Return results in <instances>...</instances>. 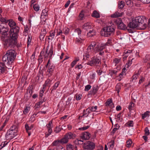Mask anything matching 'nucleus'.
Instances as JSON below:
<instances>
[{
  "label": "nucleus",
  "mask_w": 150,
  "mask_h": 150,
  "mask_svg": "<svg viewBox=\"0 0 150 150\" xmlns=\"http://www.w3.org/2000/svg\"><path fill=\"white\" fill-rule=\"evenodd\" d=\"M139 26V25L135 18L132 20L131 22L129 23L128 25V27L131 28H134Z\"/></svg>",
  "instance_id": "9b49d317"
},
{
  "label": "nucleus",
  "mask_w": 150,
  "mask_h": 150,
  "mask_svg": "<svg viewBox=\"0 0 150 150\" xmlns=\"http://www.w3.org/2000/svg\"><path fill=\"white\" fill-rule=\"evenodd\" d=\"M88 108H89V110H90L91 111L94 112L96 111L97 110V107L96 106L94 107H90Z\"/></svg>",
  "instance_id": "3c124183"
},
{
  "label": "nucleus",
  "mask_w": 150,
  "mask_h": 150,
  "mask_svg": "<svg viewBox=\"0 0 150 150\" xmlns=\"http://www.w3.org/2000/svg\"><path fill=\"white\" fill-rule=\"evenodd\" d=\"M74 32L76 33H77L79 36H80L81 35V30L79 28L76 29L74 30Z\"/></svg>",
  "instance_id": "69168bd1"
},
{
  "label": "nucleus",
  "mask_w": 150,
  "mask_h": 150,
  "mask_svg": "<svg viewBox=\"0 0 150 150\" xmlns=\"http://www.w3.org/2000/svg\"><path fill=\"white\" fill-rule=\"evenodd\" d=\"M122 22V21L120 18L117 19L115 21V23L118 25V26L119 25V24H121Z\"/></svg>",
  "instance_id": "8fccbe9b"
},
{
  "label": "nucleus",
  "mask_w": 150,
  "mask_h": 150,
  "mask_svg": "<svg viewBox=\"0 0 150 150\" xmlns=\"http://www.w3.org/2000/svg\"><path fill=\"white\" fill-rule=\"evenodd\" d=\"M79 60L78 58H76L71 63V66L72 68L73 67L75 64H76L77 62Z\"/></svg>",
  "instance_id": "de8ad7c7"
},
{
  "label": "nucleus",
  "mask_w": 150,
  "mask_h": 150,
  "mask_svg": "<svg viewBox=\"0 0 150 150\" xmlns=\"http://www.w3.org/2000/svg\"><path fill=\"white\" fill-rule=\"evenodd\" d=\"M133 59V58L131 59L130 56L129 57V59L128 61V62L126 63V64L127 65L129 66L131 65L132 64V60Z\"/></svg>",
  "instance_id": "6e6d98bb"
},
{
  "label": "nucleus",
  "mask_w": 150,
  "mask_h": 150,
  "mask_svg": "<svg viewBox=\"0 0 150 150\" xmlns=\"http://www.w3.org/2000/svg\"><path fill=\"white\" fill-rule=\"evenodd\" d=\"M48 10L47 9L45 8L42 11L41 17H45V18L46 17H47L48 16L47 14Z\"/></svg>",
  "instance_id": "bb28decb"
},
{
  "label": "nucleus",
  "mask_w": 150,
  "mask_h": 150,
  "mask_svg": "<svg viewBox=\"0 0 150 150\" xmlns=\"http://www.w3.org/2000/svg\"><path fill=\"white\" fill-rule=\"evenodd\" d=\"M61 144L60 140H55L52 143V145L53 146H55L56 147H60V146H61Z\"/></svg>",
  "instance_id": "412c9836"
},
{
  "label": "nucleus",
  "mask_w": 150,
  "mask_h": 150,
  "mask_svg": "<svg viewBox=\"0 0 150 150\" xmlns=\"http://www.w3.org/2000/svg\"><path fill=\"white\" fill-rule=\"evenodd\" d=\"M85 110H83V112H84V114L83 116H85L86 117L88 116V114H89V113L90 112L89 111V108H87L86 110L85 111Z\"/></svg>",
  "instance_id": "603ef678"
},
{
  "label": "nucleus",
  "mask_w": 150,
  "mask_h": 150,
  "mask_svg": "<svg viewBox=\"0 0 150 150\" xmlns=\"http://www.w3.org/2000/svg\"><path fill=\"white\" fill-rule=\"evenodd\" d=\"M8 30V28H5L4 26L0 25V33L2 34V35L1 36L9 37L10 35Z\"/></svg>",
  "instance_id": "9d476101"
},
{
  "label": "nucleus",
  "mask_w": 150,
  "mask_h": 150,
  "mask_svg": "<svg viewBox=\"0 0 150 150\" xmlns=\"http://www.w3.org/2000/svg\"><path fill=\"white\" fill-rule=\"evenodd\" d=\"M52 127L49 128H47V129L48 132H46L45 133V137L46 138L49 135H50L52 132Z\"/></svg>",
  "instance_id": "5701e85b"
},
{
  "label": "nucleus",
  "mask_w": 150,
  "mask_h": 150,
  "mask_svg": "<svg viewBox=\"0 0 150 150\" xmlns=\"http://www.w3.org/2000/svg\"><path fill=\"white\" fill-rule=\"evenodd\" d=\"M51 82L52 80H50L49 79H48L45 81V83L47 85L49 84L50 85L49 86L50 87L51 83Z\"/></svg>",
  "instance_id": "e2e57ef3"
},
{
  "label": "nucleus",
  "mask_w": 150,
  "mask_h": 150,
  "mask_svg": "<svg viewBox=\"0 0 150 150\" xmlns=\"http://www.w3.org/2000/svg\"><path fill=\"white\" fill-rule=\"evenodd\" d=\"M99 89V87L98 86H93L92 89L90 91L91 93L92 94H95L98 91Z\"/></svg>",
  "instance_id": "4be33fe9"
},
{
  "label": "nucleus",
  "mask_w": 150,
  "mask_h": 150,
  "mask_svg": "<svg viewBox=\"0 0 150 150\" xmlns=\"http://www.w3.org/2000/svg\"><path fill=\"white\" fill-rule=\"evenodd\" d=\"M48 47L46 48V50L45 52L42 51L40 53V56L44 57L45 59H47L48 57L50 59L53 54V48L51 47L49 51L48 50Z\"/></svg>",
  "instance_id": "423d86ee"
},
{
  "label": "nucleus",
  "mask_w": 150,
  "mask_h": 150,
  "mask_svg": "<svg viewBox=\"0 0 150 150\" xmlns=\"http://www.w3.org/2000/svg\"><path fill=\"white\" fill-rule=\"evenodd\" d=\"M105 103L106 106H109L111 108H113L114 107V104L112 103V99H108Z\"/></svg>",
  "instance_id": "aec40b11"
},
{
  "label": "nucleus",
  "mask_w": 150,
  "mask_h": 150,
  "mask_svg": "<svg viewBox=\"0 0 150 150\" xmlns=\"http://www.w3.org/2000/svg\"><path fill=\"white\" fill-rule=\"evenodd\" d=\"M8 20L6 18H4L1 17L0 18V21L2 23H7L8 22Z\"/></svg>",
  "instance_id": "c03bdc74"
},
{
  "label": "nucleus",
  "mask_w": 150,
  "mask_h": 150,
  "mask_svg": "<svg viewBox=\"0 0 150 150\" xmlns=\"http://www.w3.org/2000/svg\"><path fill=\"white\" fill-rule=\"evenodd\" d=\"M103 50L101 48L100 46H98V45L96 46L94 49V51L96 52H99V54L100 55H102L103 54L104 52L103 51Z\"/></svg>",
  "instance_id": "f3484780"
},
{
  "label": "nucleus",
  "mask_w": 150,
  "mask_h": 150,
  "mask_svg": "<svg viewBox=\"0 0 150 150\" xmlns=\"http://www.w3.org/2000/svg\"><path fill=\"white\" fill-rule=\"evenodd\" d=\"M44 90L43 89L40 90L39 93V96L40 99H42V96H43V93H44Z\"/></svg>",
  "instance_id": "338daca9"
},
{
  "label": "nucleus",
  "mask_w": 150,
  "mask_h": 150,
  "mask_svg": "<svg viewBox=\"0 0 150 150\" xmlns=\"http://www.w3.org/2000/svg\"><path fill=\"white\" fill-rule=\"evenodd\" d=\"M63 33L66 35H67L68 34L70 30L68 28H64L63 29Z\"/></svg>",
  "instance_id": "79ce46f5"
},
{
  "label": "nucleus",
  "mask_w": 150,
  "mask_h": 150,
  "mask_svg": "<svg viewBox=\"0 0 150 150\" xmlns=\"http://www.w3.org/2000/svg\"><path fill=\"white\" fill-rule=\"evenodd\" d=\"M73 146L71 144H68L66 145V150H74Z\"/></svg>",
  "instance_id": "ea45409f"
},
{
  "label": "nucleus",
  "mask_w": 150,
  "mask_h": 150,
  "mask_svg": "<svg viewBox=\"0 0 150 150\" xmlns=\"http://www.w3.org/2000/svg\"><path fill=\"white\" fill-rule=\"evenodd\" d=\"M46 66V67L48 68L47 71V74L49 76H51L53 73L55 68V66L53 64H51L50 62V60L49 59Z\"/></svg>",
  "instance_id": "0eeeda50"
},
{
  "label": "nucleus",
  "mask_w": 150,
  "mask_h": 150,
  "mask_svg": "<svg viewBox=\"0 0 150 150\" xmlns=\"http://www.w3.org/2000/svg\"><path fill=\"white\" fill-rule=\"evenodd\" d=\"M115 29V27L112 25L104 28L103 30L102 33H104L105 36L109 37L114 34Z\"/></svg>",
  "instance_id": "39448f33"
},
{
  "label": "nucleus",
  "mask_w": 150,
  "mask_h": 150,
  "mask_svg": "<svg viewBox=\"0 0 150 150\" xmlns=\"http://www.w3.org/2000/svg\"><path fill=\"white\" fill-rule=\"evenodd\" d=\"M147 26H148L149 27H150V18L149 20L148 23V24L144 23L143 25V28H146Z\"/></svg>",
  "instance_id": "bf43d9fd"
},
{
  "label": "nucleus",
  "mask_w": 150,
  "mask_h": 150,
  "mask_svg": "<svg viewBox=\"0 0 150 150\" xmlns=\"http://www.w3.org/2000/svg\"><path fill=\"white\" fill-rule=\"evenodd\" d=\"M132 50H128L127 51L125 50V51L123 53L122 59L123 60L126 59L127 58L129 55L132 53Z\"/></svg>",
  "instance_id": "4468645a"
},
{
  "label": "nucleus",
  "mask_w": 150,
  "mask_h": 150,
  "mask_svg": "<svg viewBox=\"0 0 150 150\" xmlns=\"http://www.w3.org/2000/svg\"><path fill=\"white\" fill-rule=\"evenodd\" d=\"M106 46H109L112 45L111 40L110 39H108L107 42L105 43Z\"/></svg>",
  "instance_id": "0e129e2a"
},
{
  "label": "nucleus",
  "mask_w": 150,
  "mask_h": 150,
  "mask_svg": "<svg viewBox=\"0 0 150 150\" xmlns=\"http://www.w3.org/2000/svg\"><path fill=\"white\" fill-rule=\"evenodd\" d=\"M83 40V39H81L79 36L78 38H76V42L78 43H81Z\"/></svg>",
  "instance_id": "13d9d810"
},
{
  "label": "nucleus",
  "mask_w": 150,
  "mask_h": 150,
  "mask_svg": "<svg viewBox=\"0 0 150 150\" xmlns=\"http://www.w3.org/2000/svg\"><path fill=\"white\" fill-rule=\"evenodd\" d=\"M132 143V142L131 139H129L127 141V145L126 146L127 147H130Z\"/></svg>",
  "instance_id": "5fc2aeb1"
},
{
  "label": "nucleus",
  "mask_w": 150,
  "mask_h": 150,
  "mask_svg": "<svg viewBox=\"0 0 150 150\" xmlns=\"http://www.w3.org/2000/svg\"><path fill=\"white\" fill-rule=\"evenodd\" d=\"M90 55L88 53H85L83 55V59L88 60L89 58Z\"/></svg>",
  "instance_id": "4d7b16f0"
},
{
  "label": "nucleus",
  "mask_w": 150,
  "mask_h": 150,
  "mask_svg": "<svg viewBox=\"0 0 150 150\" xmlns=\"http://www.w3.org/2000/svg\"><path fill=\"white\" fill-rule=\"evenodd\" d=\"M96 33L95 31L92 29L91 30H90L89 32L87 33V36L88 37H91L95 35Z\"/></svg>",
  "instance_id": "a878e982"
},
{
  "label": "nucleus",
  "mask_w": 150,
  "mask_h": 150,
  "mask_svg": "<svg viewBox=\"0 0 150 150\" xmlns=\"http://www.w3.org/2000/svg\"><path fill=\"white\" fill-rule=\"evenodd\" d=\"M15 53V51L13 50H8L2 57L3 62L9 64L12 63L16 57Z\"/></svg>",
  "instance_id": "f03ea898"
},
{
  "label": "nucleus",
  "mask_w": 150,
  "mask_h": 150,
  "mask_svg": "<svg viewBox=\"0 0 150 150\" xmlns=\"http://www.w3.org/2000/svg\"><path fill=\"white\" fill-rule=\"evenodd\" d=\"M101 62L100 59L97 58H93L91 60L87 63V64L91 66H99L101 64Z\"/></svg>",
  "instance_id": "6e6552de"
},
{
  "label": "nucleus",
  "mask_w": 150,
  "mask_h": 150,
  "mask_svg": "<svg viewBox=\"0 0 150 150\" xmlns=\"http://www.w3.org/2000/svg\"><path fill=\"white\" fill-rule=\"evenodd\" d=\"M126 126L129 127H132L134 125L133 121L132 120L129 121L126 124Z\"/></svg>",
  "instance_id": "58836bf2"
},
{
  "label": "nucleus",
  "mask_w": 150,
  "mask_h": 150,
  "mask_svg": "<svg viewBox=\"0 0 150 150\" xmlns=\"http://www.w3.org/2000/svg\"><path fill=\"white\" fill-rule=\"evenodd\" d=\"M134 105L135 104L132 102H131L129 103L128 108L129 111L130 113H131V110L134 109Z\"/></svg>",
  "instance_id": "c756f323"
},
{
  "label": "nucleus",
  "mask_w": 150,
  "mask_h": 150,
  "mask_svg": "<svg viewBox=\"0 0 150 150\" xmlns=\"http://www.w3.org/2000/svg\"><path fill=\"white\" fill-rule=\"evenodd\" d=\"M118 28L119 29L125 30L127 29L126 25L123 23H122L121 24H119V25L118 26Z\"/></svg>",
  "instance_id": "c85d7f7f"
},
{
  "label": "nucleus",
  "mask_w": 150,
  "mask_h": 150,
  "mask_svg": "<svg viewBox=\"0 0 150 150\" xmlns=\"http://www.w3.org/2000/svg\"><path fill=\"white\" fill-rule=\"evenodd\" d=\"M40 101L36 104V105L38 106H40V105L42 104L44 101H45V99H40Z\"/></svg>",
  "instance_id": "680f3d73"
},
{
  "label": "nucleus",
  "mask_w": 150,
  "mask_h": 150,
  "mask_svg": "<svg viewBox=\"0 0 150 150\" xmlns=\"http://www.w3.org/2000/svg\"><path fill=\"white\" fill-rule=\"evenodd\" d=\"M96 45V42H92L91 43V45L88 47V48L90 49L91 50H93Z\"/></svg>",
  "instance_id": "7c9ffc66"
},
{
  "label": "nucleus",
  "mask_w": 150,
  "mask_h": 150,
  "mask_svg": "<svg viewBox=\"0 0 150 150\" xmlns=\"http://www.w3.org/2000/svg\"><path fill=\"white\" fill-rule=\"evenodd\" d=\"M121 59V58H115L113 59V63L116 66L120 62Z\"/></svg>",
  "instance_id": "f704fd0d"
},
{
  "label": "nucleus",
  "mask_w": 150,
  "mask_h": 150,
  "mask_svg": "<svg viewBox=\"0 0 150 150\" xmlns=\"http://www.w3.org/2000/svg\"><path fill=\"white\" fill-rule=\"evenodd\" d=\"M17 127L16 125L12 126L7 131L5 135L6 139L7 140H10L14 138L17 135Z\"/></svg>",
  "instance_id": "7ed1b4c3"
},
{
  "label": "nucleus",
  "mask_w": 150,
  "mask_h": 150,
  "mask_svg": "<svg viewBox=\"0 0 150 150\" xmlns=\"http://www.w3.org/2000/svg\"><path fill=\"white\" fill-rule=\"evenodd\" d=\"M61 129L59 127H56L54 130V132L56 133H58L61 131Z\"/></svg>",
  "instance_id": "864d4df0"
},
{
  "label": "nucleus",
  "mask_w": 150,
  "mask_h": 150,
  "mask_svg": "<svg viewBox=\"0 0 150 150\" xmlns=\"http://www.w3.org/2000/svg\"><path fill=\"white\" fill-rule=\"evenodd\" d=\"M90 134L88 132H85L82 134L81 137L82 139L86 140H88L90 138Z\"/></svg>",
  "instance_id": "dca6fc26"
},
{
  "label": "nucleus",
  "mask_w": 150,
  "mask_h": 150,
  "mask_svg": "<svg viewBox=\"0 0 150 150\" xmlns=\"http://www.w3.org/2000/svg\"><path fill=\"white\" fill-rule=\"evenodd\" d=\"M124 2L123 1H121L119 2L118 4V7L119 9H122L124 7Z\"/></svg>",
  "instance_id": "2f4dec72"
},
{
  "label": "nucleus",
  "mask_w": 150,
  "mask_h": 150,
  "mask_svg": "<svg viewBox=\"0 0 150 150\" xmlns=\"http://www.w3.org/2000/svg\"><path fill=\"white\" fill-rule=\"evenodd\" d=\"M8 143V142L6 141L2 142L0 145V150L2 149Z\"/></svg>",
  "instance_id": "a19ab883"
},
{
  "label": "nucleus",
  "mask_w": 150,
  "mask_h": 150,
  "mask_svg": "<svg viewBox=\"0 0 150 150\" xmlns=\"http://www.w3.org/2000/svg\"><path fill=\"white\" fill-rule=\"evenodd\" d=\"M34 127L33 125H31L30 126H29L28 124H26L25 125V127L27 132L29 136H30L31 134V132L29 131V130H31L33 129Z\"/></svg>",
  "instance_id": "2eb2a0df"
},
{
  "label": "nucleus",
  "mask_w": 150,
  "mask_h": 150,
  "mask_svg": "<svg viewBox=\"0 0 150 150\" xmlns=\"http://www.w3.org/2000/svg\"><path fill=\"white\" fill-rule=\"evenodd\" d=\"M8 25L11 28V29L9 31V33H13L18 34L19 30V28L16 25V24L12 20H8Z\"/></svg>",
  "instance_id": "20e7f679"
},
{
  "label": "nucleus",
  "mask_w": 150,
  "mask_h": 150,
  "mask_svg": "<svg viewBox=\"0 0 150 150\" xmlns=\"http://www.w3.org/2000/svg\"><path fill=\"white\" fill-rule=\"evenodd\" d=\"M60 141L61 143L62 144H66L69 141L64 136L63 138L60 139Z\"/></svg>",
  "instance_id": "c9c22d12"
},
{
  "label": "nucleus",
  "mask_w": 150,
  "mask_h": 150,
  "mask_svg": "<svg viewBox=\"0 0 150 150\" xmlns=\"http://www.w3.org/2000/svg\"><path fill=\"white\" fill-rule=\"evenodd\" d=\"M149 111H147L144 114H142V119H144L145 117H149V113H150Z\"/></svg>",
  "instance_id": "4c0bfd02"
},
{
  "label": "nucleus",
  "mask_w": 150,
  "mask_h": 150,
  "mask_svg": "<svg viewBox=\"0 0 150 150\" xmlns=\"http://www.w3.org/2000/svg\"><path fill=\"white\" fill-rule=\"evenodd\" d=\"M150 59V55H146L145 57L143 59V62L144 63H146Z\"/></svg>",
  "instance_id": "e433bc0d"
},
{
  "label": "nucleus",
  "mask_w": 150,
  "mask_h": 150,
  "mask_svg": "<svg viewBox=\"0 0 150 150\" xmlns=\"http://www.w3.org/2000/svg\"><path fill=\"white\" fill-rule=\"evenodd\" d=\"M114 141L113 140H111L110 142L108 143L109 144L110 149H112L113 148L114 146Z\"/></svg>",
  "instance_id": "49530a36"
},
{
  "label": "nucleus",
  "mask_w": 150,
  "mask_h": 150,
  "mask_svg": "<svg viewBox=\"0 0 150 150\" xmlns=\"http://www.w3.org/2000/svg\"><path fill=\"white\" fill-rule=\"evenodd\" d=\"M91 16L93 17L96 18H99L100 16L99 13L96 10H95L91 14Z\"/></svg>",
  "instance_id": "b1692460"
},
{
  "label": "nucleus",
  "mask_w": 150,
  "mask_h": 150,
  "mask_svg": "<svg viewBox=\"0 0 150 150\" xmlns=\"http://www.w3.org/2000/svg\"><path fill=\"white\" fill-rule=\"evenodd\" d=\"M135 18L139 26L141 25L143 23L147 21V19L146 17L143 16H139L136 17Z\"/></svg>",
  "instance_id": "f8f14e48"
},
{
  "label": "nucleus",
  "mask_w": 150,
  "mask_h": 150,
  "mask_svg": "<svg viewBox=\"0 0 150 150\" xmlns=\"http://www.w3.org/2000/svg\"><path fill=\"white\" fill-rule=\"evenodd\" d=\"M91 88V86L90 85H88L85 86V91H88Z\"/></svg>",
  "instance_id": "774afa93"
},
{
  "label": "nucleus",
  "mask_w": 150,
  "mask_h": 150,
  "mask_svg": "<svg viewBox=\"0 0 150 150\" xmlns=\"http://www.w3.org/2000/svg\"><path fill=\"white\" fill-rule=\"evenodd\" d=\"M90 126L87 125L86 126H83V127L79 128L78 130L80 131H83L89 128Z\"/></svg>",
  "instance_id": "09e8293b"
},
{
  "label": "nucleus",
  "mask_w": 150,
  "mask_h": 150,
  "mask_svg": "<svg viewBox=\"0 0 150 150\" xmlns=\"http://www.w3.org/2000/svg\"><path fill=\"white\" fill-rule=\"evenodd\" d=\"M6 63L0 62V74L6 73L7 67L5 65Z\"/></svg>",
  "instance_id": "ddd939ff"
},
{
  "label": "nucleus",
  "mask_w": 150,
  "mask_h": 150,
  "mask_svg": "<svg viewBox=\"0 0 150 150\" xmlns=\"http://www.w3.org/2000/svg\"><path fill=\"white\" fill-rule=\"evenodd\" d=\"M33 7L35 11H38L39 10L40 7L38 4H34L33 5Z\"/></svg>",
  "instance_id": "a18cd8bd"
},
{
  "label": "nucleus",
  "mask_w": 150,
  "mask_h": 150,
  "mask_svg": "<svg viewBox=\"0 0 150 150\" xmlns=\"http://www.w3.org/2000/svg\"><path fill=\"white\" fill-rule=\"evenodd\" d=\"M73 136V133L70 132L67 133L64 135L65 137L68 140L72 139Z\"/></svg>",
  "instance_id": "393cba45"
},
{
  "label": "nucleus",
  "mask_w": 150,
  "mask_h": 150,
  "mask_svg": "<svg viewBox=\"0 0 150 150\" xmlns=\"http://www.w3.org/2000/svg\"><path fill=\"white\" fill-rule=\"evenodd\" d=\"M145 135L146 136H148L150 132L148 128L147 127H146L145 128L144 130Z\"/></svg>",
  "instance_id": "052dcab7"
},
{
  "label": "nucleus",
  "mask_w": 150,
  "mask_h": 150,
  "mask_svg": "<svg viewBox=\"0 0 150 150\" xmlns=\"http://www.w3.org/2000/svg\"><path fill=\"white\" fill-rule=\"evenodd\" d=\"M60 83L59 81H57L55 83L54 85L52 87V89L51 91V92L54 90H55L58 87Z\"/></svg>",
  "instance_id": "72a5a7b5"
},
{
  "label": "nucleus",
  "mask_w": 150,
  "mask_h": 150,
  "mask_svg": "<svg viewBox=\"0 0 150 150\" xmlns=\"http://www.w3.org/2000/svg\"><path fill=\"white\" fill-rule=\"evenodd\" d=\"M83 28L85 30L88 31V30L93 28L91 24L90 23H87L84 24L83 26Z\"/></svg>",
  "instance_id": "6ab92c4d"
},
{
  "label": "nucleus",
  "mask_w": 150,
  "mask_h": 150,
  "mask_svg": "<svg viewBox=\"0 0 150 150\" xmlns=\"http://www.w3.org/2000/svg\"><path fill=\"white\" fill-rule=\"evenodd\" d=\"M123 14V13L122 12L120 11L119 9H118L117 11L111 15V17L112 18H117L121 16Z\"/></svg>",
  "instance_id": "a211bd4d"
},
{
  "label": "nucleus",
  "mask_w": 150,
  "mask_h": 150,
  "mask_svg": "<svg viewBox=\"0 0 150 150\" xmlns=\"http://www.w3.org/2000/svg\"><path fill=\"white\" fill-rule=\"evenodd\" d=\"M95 147L94 143L89 141L85 143L83 146L84 149L88 150H93L94 149Z\"/></svg>",
  "instance_id": "1a4fd4ad"
},
{
  "label": "nucleus",
  "mask_w": 150,
  "mask_h": 150,
  "mask_svg": "<svg viewBox=\"0 0 150 150\" xmlns=\"http://www.w3.org/2000/svg\"><path fill=\"white\" fill-rule=\"evenodd\" d=\"M30 106L25 105L24 108V110L23 111V113L25 115L30 110Z\"/></svg>",
  "instance_id": "473e14b6"
},
{
  "label": "nucleus",
  "mask_w": 150,
  "mask_h": 150,
  "mask_svg": "<svg viewBox=\"0 0 150 150\" xmlns=\"http://www.w3.org/2000/svg\"><path fill=\"white\" fill-rule=\"evenodd\" d=\"M9 39H8V37L1 36V40L3 42V43L5 46L14 48L17 45L18 34L11 33H9Z\"/></svg>",
  "instance_id": "f257e3e1"
},
{
  "label": "nucleus",
  "mask_w": 150,
  "mask_h": 150,
  "mask_svg": "<svg viewBox=\"0 0 150 150\" xmlns=\"http://www.w3.org/2000/svg\"><path fill=\"white\" fill-rule=\"evenodd\" d=\"M55 30H51L50 32V35L49 36V37H50L51 38H48V40H52L54 38V36L55 34Z\"/></svg>",
  "instance_id": "cd10ccee"
},
{
  "label": "nucleus",
  "mask_w": 150,
  "mask_h": 150,
  "mask_svg": "<svg viewBox=\"0 0 150 150\" xmlns=\"http://www.w3.org/2000/svg\"><path fill=\"white\" fill-rule=\"evenodd\" d=\"M121 84L120 83H117L116 86V89L117 93H119L120 92V90L121 89Z\"/></svg>",
  "instance_id": "37998d69"
}]
</instances>
